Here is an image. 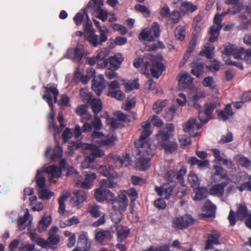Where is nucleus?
Masks as SVG:
<instances>
[{"instance_id":"1","label":"nucleus","mask_w":251,"mask_h":251,"mask_svg":"<svg viewBox=\"0 0 251 251\" xmlns=\"http://www.w3.org/2000/svg\"><path fill=\"white\" fill-rule=\"evenodd\" d=\"M144 129L139 139L135 142V147L138 149V154L140 156L136 162L137 171H145L150 166V160L154 154V151L151 148V144L148 137L152 131L150 129L151 124L146 122L141 124Z\"/></svg>"},{"instance_id":"2","label":"nucleus","mask_w":251,"mask_h":251,"mask_svg":"<svg viewBox=\"0 0 251 251\" xmlns=\"http://www.w3.org/2000/svg\"><path fill=\"white\" fill-rule=\"evenodd\" d=\"M133 65L136 68L141 67V71L143 74L149 75H151L156 78H158L165 69L163 64L157 61L150 54L146 55L144 58L135 59Z\"/></svg>"},{"instance_id":"3","label":"nucleus","mask_w":251,"mask_h":251,"mask_svg":"<svg viewBox=\"0 0 251 251\" xmlns=\"http://www.w3.org/2000/svg\"><path fill=\"white\" fill-rule=\"evenodd\" d=\"M107 179L102 180L100 182V187L95 191L94 197L99 202H102L104 201L110 202V201L114 199V194L109 190L103 188L104 186L107 187H114L119 180L117 174H105Z\"/></svg>"},{"instance_id":"4","label":"nucleus","mask_w":251,"mask_h":251,"mask_svg":"<svg viewBox=\"0 0 251 251\" xmlns=\"http://www.w3.org/2000/svg\"><path fill=\"white\" fill-rule=\"evenodd\" d=\"M128 199L126 190H121L118 193V197L110 201L113 209L110 213L112 220L115 223H119L122 219V214L126 210L128 206Z\"/></svg>"},{"instance_id":"5","label":"nucleus","mask_w":251,"mask_h":251,"mask_svg":"<svg viewBox=\"0 0 251 251\" xmlns=\"http://www.w3.org/2000/svg\"><path fill=\"white\" fill-rule=\"evenodd\" d=\"M222 19L221 15H216L214 18L215 25L210 27V37L209 41L210 43H206L203 46V48L200 52V54L202 56H206L207 58H212V54L214 50V47L212 43L215 42L218 38L220 33V31L222 28Z\"/></svg>"},{"instance_id":"6","label":"nucleus","mask_w":251,"mask_h":251,"mask_svg":"<svg viewBox=\"0 0 251 251\" xmlns=\"http://www.w3.org/2000/svg\"><path fill=\"white\" fill-rule=\"evenodd\" d=\"M206 96L205 92L203 90H198L191 95L188 98L187 103L190 107H194L199 110V118L201 122L205 124L207 123L212 117L205 109L204 111L201 110V107L198 102L199 100Z\"/></svg>"},{"instance_id":"7","label":"nucleus","mask_w":251,"mask_h":251,"mask_svg":"<svg viewBox=\"0 0 251 251\" xmlns=\"http://www.w3.org/2000/svg\"><path fill=\"white\" fill-rule=\"evenodd\" d=\"M51 94L53 95L54 102L56 103L57 101V97L59 92L54 84H50L46 87V91L43 96V99L48 103L51 108V111L49 115V127L52 128L54 117L55 115V112L53 108L52 99Z\"/></svg>"},{"instance_id":"8","label":"nucleus","mask_w":251,"mask_h":251,"mask_svg":"<svg viewBox=\"0 0 251 251\" xmlns=\"http://www.w3.org/2000/svg\"><path fill=\"white\" fill-rule=\"evenodd\" d=\"M156 138L157 147L164 149L167 153H172L177 149V143L175 141L170 140L171 135L167 132L160 130L156 134Z\"/></svg>"},{"instance_id":"9","label":"nucleus","mask_w":251,"mask_h":251,"mask_svg":"<svg viewBox=\"0 0 251 251\" xmlns=\"http://www.w3.org/2000/svg\"><path fill=\"white\" fill-rule=\"evenodd\" d=\"M84 148L90 150V153L82 162L81 167L85 169L93 168L95 158L102 157L104 154V151L93 144H87L84 146Z\"/></svg>"},{"instance_id":"10","label":"nucleus","mask_w":251,"mask_h":251,"mask_svg":"<svg viewBox=\"0 0 251 251\" xmlns=\"http://www.w3.org/2000/svg\"><path fill=\"white\" fill-rule=\"evenodd\" d=\"M59 167L55 165L49 166H44L41 169L38 170L37 173H61L66 171V173H77L73 167L69 166L65 159H62L59 162Z\"/></svg>"},{"instance_id":"11","label":"nucleus","mask_w":251,"mask_h":251,"mask_svg":"<svg viewBox=\"0 0 251 251\" xmlns=\"http://www.w3.org/2000/svg\"><path fill=\"white\" fill-rule=\"evenodd\" d=\"M93 142L102 146L111 147L114 145L116 136L112 134L105 136L103 134L97 131H94L92 134Z\"/></svg>"},{"instance_id":"12","label":"nucleus","mask_w":251,"mask_h":251,"mask_svg":"<svg viewBox=\"0 0 251 251\" xmlns=\"http://www.w3.org/2000/svg\"><path fill=\"white\" fill-rule=\"evenodd\" d=\"M103 5V0H90L86 7L87 9L93 8L94 15L104 22L107 19L108 12L107 10L101 8Z\"/></svg>"},{"instance_id":"13","label":"nucleus","mask_w":251,"mask_h":251,"mask_svg":"<svg viewBox=\"0 0 251 251\" xmlns=\"http://www.w3.org/2000/svg\"><path fill=\"white\" fill-rule=\"evenodd\" d=\"M160 34V26L156 22L153 23L151 28L147 27L140 33L139 38L140 40L152 41L155 38L158 37Z\"/></svg>"},{"instance_id":"14","label":"nucleus","mask_w":251,"mask_h":251,"mask_svg":"<svg viewBox=\"0 0 251 251\" xmlns=\"http://www.w3.org/2000/svg\"><path fill=\"white\" fill-rule=\"evenodd\" d=\"M96 177L95 174H82L75 179V182L80 188L89 190L93 187Z\"/></svg>"},{"instance_id":"15","label":"nucleus","mask_w":251,"mask_h":251,"mask_svg":"<svg viewBox=\"0 0 251 251\" xmlns=\"http://www.w3.org/2000/svg\"><path fill=\"white\" fill-rule=\"evenodd\" d=\"M88 51L85 50L83 46L78 45L75 48L69 49L67 57L75 62H79L83 57L87 55Z\"/></svg>"},{"instance_id":"16","label":"nucleus","mask_w":251,"mask_h":251,"mask_svg":"<svg viewBox=\"0 0 251 251\" xmlns=\"http://www.w3.org/2000/svg\"><path fill=\"white\" fill-rule=\"evenodd\" d=\"M87 106L86 105H81L78 106L76 109V113L81 116V121L84 123L83 126V130L84 132L89 131L92 129V125L88 123L92 118V115L86 113Z\"/></svg>"},{"instance_id":"17","label":"nucleus","mask_w":251,"mask_h":251,"mask_svg":"<svg viewBox=\"0 0 251 251\" xmlns=\"http://www.w3.org/2000/svg\"><path fill=\"white\" fill-rule=\"evenodd\" d=\"M194 219L189 214H185L181 217H175L172 222L173 227L176 229H179L186 228L191 225Z\"/></svg>"},{"instance_id":"18","label":"nucleus","mask_w":251,"mask_h":251,"mask_svg":"<svg viewBox=\"0 0 251 251\" xmlns=\"http://www.w3.org/2000/svg\"><path fill=\"white\" fill-rule=\"evenodd\" d=\"M108 96L116 99L118 100H123L125 95L120 89L119 83L118 81L111 82L108 85Z\"/></svg>"},{"instance_id":"19","label":"nucleus","mask_w":251,"mask_h":251,"mask_svg":"<svg viewBox=\"0 0 251 251\" xmlns=\"http://www.w3.org/2000/svg\"><path fill=\"white\" fill-rule=\"evenodd\" d=\"M108 31L107 28L101 29L100 27V36L99 37L98 35L94 34V32L90 33L88 36V40L94 47H96L99 44H101L105 42L107 37L106 33Z\"/></svg>"},{"instance_id":"20","label":"nucleus","mask_w":251,"mask_h":251,"mask_svg":"<svg viewBox=\"0 0 251 251\" xmlns=\"http://www.w3.org/2000/svg\"><path fill=\"white\" fill-rule=\"evenodd\" d=\"M74 196L70 201V204L72 207H76L84 202L87 199V193L82 190H77L73 193Z\"/></svg>"},{"instance_id":"21","label":"nucleus","mask_w":251,"mask_h":251,"mask_svg":"<svg viewBox=\"0 0 251 251\" xmlns=\"http://www.w3.org/2000/svg\"><path fill=\"white\" fill-rule=\"evenodd\" d=\"M106 86V81L104 75H100L97 78L93 80L92 88L98 96H100Z\"/></svg>"},{"instance_id":"22","label":"nucleus","mask_w":251,"mask_h":251,"mask_svg":"<svg viewBox=\"0 0 251 251\" xmlns=\"http://www.w3.org/2000/svg\"><path fill=\"white\" fill-rule=\"evenodd\" d=\"M116 164V169L121 167H126L131 165V161L129 155L126 154L122 155H116L113 158Z\"/></svg>"},{"instance_id":"23","label":"nucleus","mask_w":251,"mask_h":251,"mask_svg":"<svg viewBox=\"0 0 251 251\" xmlns=\"http://www.w3.org/2000/svg\"><path fill=\"white\" fill-rule=\"evenodd\" d=\"M118 223H115V225L111 227V229L113 232L117 231L118 241L122 242L127 237L129 229L126 226L118 225Z\"/></svg>"},{"instance_id":"24","label":"nucleus","mask_w":251,"mask_h":251,"mask_svg":"<svg viewBox=\"0 0 251 251\" xmlns=\"http://www.w3.org/2000/svg\"><path fill=\"white\" fill-rule=\"evenodd\" d=\"M174 188L170 183L163 185L162 187H156L155 191L160 196H163L165 199H169L173 194Z\"/></svg>"},{"instance_id":"25","label":"nucleus","mask_w":251,"mask_h":251,"mask_svg":"<svg viewBox=\"0 0 251 251\" xmlns=\"http://www.w3.org/2000/svg\"><path fill=\"white\" fill-rule=\"evenodd\" d=\"M179 87L185 89L189 87L193 82V79L187 73H180L178 76Z\"/></svg>"},{"instance_id":"26","label":"nucleus","mask_w":251,"mask_h":251,"mask_svg":"<svg viewBox=\"0 0 251 251\" xmlns=\"http://www.w3.org/2000/svg\"><path fill=\"white\" fill-rule=\"evenodd\" d=\"M31 217H30L28 210L25 209L24 211L23 217H21L18 221V226L20 230L25 229L27 226H29L31 222Z\"/></svg>"},{"instance_id":"27","label":"nucleus","mask_w":251,"mask_h":251,"mask_svg":"<svg viewBox=\"0 0 251 251\" xmlns=\"http://www.w3.org/2000/svg\"><path fill=\"white\" fill-rule=\"evenodd\" d=\"M95 76V70L91 68L87 70V74L86 75H82L81 71H79V68H77L75 73V78H78L84 84L88 82L91 77Z\"/></svg>"},{"instance_id":"28","label":"nucleus","mask_w":251,"mask_h":251,"mask_svg":"<svg viewBox=\"0 0 251 251\" xmlns=\"http://www.w3.org/2000/svg\"><path fill=\"white\" fill-rule=\"evenodd\" d=\"M58 231V228L56 226H53L50 229L48 239L49 246L50 245H56L60 242V238L59 235L57 234Z\"/></svg>"},{"instance_id":"29","label":"nucleus","mask_w":251,"mask_h":251,"mask_svg":"<svg viewBox=\"0 0 251 251\" xmlns=\"http://www.w3.org/2000/svg\"><path fill=\"white\" fill-rule=\"evenodd\" d=\"M193 25L194 28L193 34L196 35L200 34L204 27V21L201 15H198L194 18Z\"/></svg>"},{"instance_id":"30","label":"nucleus","mask_w":251,"mask_h":251,"mask_svg":"<svg viewBox=\"0 0 251 251\" xmlns=\"http://www.w3.org/2000/svg\"><path fill=\"white\" fill-rule=\"evenodd\" d=\"M226 3L232 6L227 11L229 14L234 15L239 13L242 9V5L239 2V0H226Z\"/></svg>"},{"instance_id":"31","label":"nucleus","mask_w":251,"mask_h":251,"mask_svg":"<svg viewBox=\"0 0 251 251\" xmlns=\"http://www.w3.org/2000/svg\"><path fill=\"white\" fill-rule=\"evenodd\" d=\"M112 236L110 231L108 230H97L95 235L96 240L100 243L112 238Z\"/></svg>"},{"instance_id":"32","label":"nucleus","mask_w":251,"mask_h":251,"mask_svg":"<svg viewBox=\"0 0 251 251\" xmlns=\"http://www.w3.org/2000/svg\"><path fill=\"white\" fill-rule=\"evenodd\" d=\"M201 126L199 123H197L196 120L194 118L189 120L183 126V129L185 132L195 131L199 130Z\"/></svg>"},{"instance_id":"33","label":"nucleus","mask_w":251,"mask_h":251,"mask_svg":"<svg viewBox=\"0 0 251 251\" xmlns=\"http://www.w3.org/2000/svg\"><path fill=\"white\" fill-rule=\"evenodd\" d=\"M236 59L241 58L248 64H251V49L245 50L239 47V54H236Z\"/></svg>"},{"instance_id":"34","label":"nucleus","mask_w":251,"mask_h":251,"mask_svg":"<svg viewBox=\"0 0 251 251\" xmlns=\"http://www.w3.org/2000/svg\"><path fill=\"white\" fill-rule=\"evenodd\" d=\"M51 217L49 214L47 213L42 217L41 220L39 221L38 225V229L40 232L45 231L48 227L50 225L51 223Z\"/></svg>"},{"instance_id":"35","label":"nucleus","mask_w":251,"mask_h":251,"mask_svg":"<svg viewBox=\"0 0 251 251\" xmlns=\"http://www.w3.org/2000/svg\"><path fill=\"white\" fill-rule=\"evenodd\" d=\"M241 178L237 179L238 183H242L241 185L238 187L240 191L242 192L247 190H250L251 191V177L249 178L246 177V175L240 176Z\"/></svg>"},{"instance_id":"36","label":"nucleus","mask_w":251,"mask_h":251,"mask_svg":"<svg viewBox=\"0 0 251 251\" xmlns=\"http://www.w3.org/2000/svg\"><path fill=\"white\" fill-rule=\"evenodd\" d=\"M70 195V193L69 191H63L61 194V197L58 199V212L61 215L63 214L66 210L65 202L67 200V199L69 197Z\"/></svg>"},{"instance_id":"37","label":"nucleus","mask_w":251,"mask_h":251,"mask_svg":"<svg viewBox=\"0 0 251 251\" xmlns=\"http://www.w3.org/2000/svg\"><path fill=\"white\" fill-rule=\"evenodd\" d=\"M233 115L231 106L230 104H227L225 108L221 111L218 114V118L226 121L229 119Z\"/></svg>"},{"instance_id":"38","label":"nucleus","mask_w":251,"mask_h":251,"mask_svg":"<svg viewBox=\"0 0 251 251\" xmlns=\"http://www.w3.org/2000/svg\"><path fill=\"white\" fill-rule=\"evenodd\" d=\"M219 235L218 233L213 232L210 234L208 236V239L206 241L205 250H209L212 248L214 245H218L219 244Z\"/></svg>"},{"instance_id":"39","label":"nucleus","mask_w":251,"mask_h":251,"mask_svg":"<svg viewBox=\"0 0 251 251\" xmlns=\"http://www.w3.org/2000/svg\"><path fill=\"white\" fill-rule=\"evenodd\" d=\"M227 185L226 182H222L220 184L213 185L210 190V193L212 195L221 197L224 192V187Z\"/></svg>"},{"instance_id":"40","label":"nucleus","mask_w":251,"mask_h":251,"mask_svg":"<svg viewBox=\"0 0 251 251\" xmlns=\"http://www.w3.org/2000/svg\"><path fill=\"white\" fill-rule=\"evenodd\" d=\"M123 60L124 58L121 54H115L114 55L111 56L109 58L110 65L111 67L117 69L120 67Z\"/></svg>"},{"instance_id":"41","label":"nucleus","mask_w":251,"mask_h":251,"mask_svg":"<svg viewBox=\"0 0 251 251\" xmlns=\"http://www.w3.org/2000/svg\"><path fill=\"white\" fill-rule=\"evenodd\" d=\"M223 54L226 56L233 55L234 58L236 59V54H239V47L233 45H229L226 46L223 51Z\"/></svg>"},{"instance_id":"42","label":"nucleus","mask_w":251,"mask_h":251,"mask_svg":"<svg viewBox=\"0 0 251 251\" xmlns=\"http://www.w3.org/2000/svg\"><path fill=\"white\" fill-rule=\"evenodd\" d=\"M77 246L82 251H87L88 250L87 233L82 232L79 235L78 239Z\"/></svg>"},{"instance_id":"43","label":"nucleus","mask_w":251,"mask_h":251,"mask_svg":"<svg viewBox=\"0 0 251 251\" xmlns=\"http://www.w3.org/2000/svg\"><path fill=\"white\" fill-rule=\"evenodd\" d=\"M236 214L237 219L240 220H242L244 219H246L250 215L247 208L244 204H241L238 206Z\"/></svg>"},{"instance_id":"44","label":"nucleus","mask_w":251,"mask_h":251,"mask_svg":"<svg viewBox=\"0 0 251 251\" xmlns=\"http://www.w3.org/2000/svg\"><path fill=\"white\" fill-rule=\"evenodd\" d=\"M191 73L198 77H201L203 72V65L202 63L193 62L191 64Z\"/></svg>"},{"instance_id":"45","label":"nucleus","mask_w":251,"mask_h":251,"mask_svg":"<svg viewBox=\"0 0 251 251\" xmlns=\"http://www.w3.org/2000/svg\"><path fill=\"white\" fill-rule=\"evenodd\" d=\"M197 9L196 5L193 4L191 2L184 1L180 7V11L184 14L189 12H193Z\"/></svg>"},{"instance_id":"46","label":"nucleus","mask_w":251,"mask_h":251,"mask_svg":"<svg viewBox=\"0 0 251 251\" xmlns=\"http://www.w3.org/2000/svg\"><path fill=\"white\" fill-rule=\"evenodd\" d=\"M195 195L193 197V200L195 201H200L205 198L208 195V191L204 187L198 188L194 189Z\"/></svg>"},{"instance_id":"47","label":"nucleus","mask_w":251,"mask_h":251,"mask_svg":"<svg viewBox=\"0 0 251 251\" xmlns=\"http://www.w3.org/2000/svg\"><path fill=\"white\" fill-rule=\"evenodd\" d=\"M38 194L39 198L43 201L48 200L55 195L54 192L46 188L38 189Z\"/></svg>"},{"instance_id":"48","label":"nucleus","mask_w":251,"mask_h":251,"mask_svg":"<svg viewBox=\"0 0 251 251\" xmlns=\"http://www.w3.org/2000/svg\"><path fill=\"white\" fill-rule=\"evenodd\" d=\"M186 36V29L184 26L178 25L175 31V36L176 40L182 41L184 40Z\"/></svg>"},{"instance_id":"49","label":"nucleus","mask_w":251,"mask_h":251,"mask_svg":"<svg viewBox=\"0 0 251 251\" xmlns=\"http://www.w3.org/2000/svg\"><path fill=\"white\" fill-rule=\"evenodd\" d=\"M235 160L242 167L249 168L251 166V161L247 157L241 155H237L234 157Z\"/></svg>"},{"instance_id":"50","label":"nucleus","mask_w":251,"mask_h":251,"mask_svg":"<svg viewBox=\"0 0 251 251\" xmlns=\"http://www.w3.org/2000/svg\"><path fill=\"white\" fill-rule=\"evenodd\" d=\"M80 98L84 103H89L93 99V96L87 88H82L80 90Z\"/></svg>"},{"instance_id":"51","label":"nucleus","mask_w":251,"mask_h":251,"mask_svg":"<svg viewBox=\"0 0 251 251\" xmlns=\"http://www.w3.org/2000/svg\"><path fill=\"white\" fill-rule=\"evenodd\" d=\"M90 102L91 103L92 111L95 115L101 110L102 108V104L100 100L93 99Z\"/></svg>"},{"instance_id":"52","label":"nucleus","mask_w":251,"mask_h":251,"mask_svg":"<svg viewBox=\"0 0 251 251\" xmlns=\"http://www.w3.org/2000/svg\"><path fill=\"white\" fill-rule=\"evenodd\" d=\"M57 120L60 123V127H58V126H55L54 124H52V128L54 130V138H55L56 134H59L65 127V125L63 123V116L62 113H59L58 114L57 116Z\"/></svg>"},{"instance_id":"53","label":"nucleus","mask_w":251,"mask_h":251,"mask_svg":"<svg viewBox=\"0 0 251 251\" xmlns=\"http://www.w3.org/2000/svg\"><path fill=\"white\" fill-rule=\"evenodd\" d=\"M168 103L167 100H158L155 102L153 105V110L156 113H160Z\"/></svg>"},{"instance_id":"54","label":"nucleus","mask_w":251,"mask_h":251,"mask_svg":"<svg viewBox=\"0 0 251 251\" xmlns=\"http://www.w3.org/2000/svg\"><path fill=\"white\" fill-rule=\"evenodd\" d=\"M188 180L194 189L199 187L200 181L196 174H190L188 176Z\"/></svg>"},{"instance_id":"55","label":"nucleus","mask_w":251,"mask_h":251,"mask_svg":"<svg viewBox=\"0 0 251 251\" xmlns=\"http://www.w3.org/2000/svg\"><path fill=\"white\" fill-rule=\"evenodd\" d=\"M203 210L207 211L208 216H212L215 211L216 206L212 203L209 201H206L203 206Z\"/></svg>"},{"instance_id":"56","label":"nucleus","mask_w":251,"mask_h":251,"mask_svg":"<svg viewBox=\"0 0 251 251\" xmlns=\"http://www.w3.org/2000/svg\"><path fill=\"white\" fill-rule=\"evenodd\" d=\"M126 91L130 92L134 89H138L139 88V84L138 80H134L131 81H128L124 84Z\"/></svg>"},{"instance_id":"57","label":"nucleus","mask_w":251,"mask_h":251,"mask_svg":"<svg viewBox=\"0 0 251 251\" xmlns=\"http://www.w3.org/2000/svg\"><path fill=\"white\" fill-rule=\"evenodd\" d=\"M88 212L93 217L98 218L101 216L100 208L96 205H90L88 208Z\"/></svg>"},{"instance_id":"58","label":"nucleus","mask_w":251,"mask_h":251,"mask_svg":"<svg viewBox=\"0 0 251 251\" xmlns=\"http://www.w3.org/2000/svg\"><path fill=\"white\" fill-rule=\"evenodd\" d=\"M196 39L193 38L189 44L186 53L184 56L183 58L185 60V61H186V60L189 58L190 54L196 48Z\"/></svg>"},{"instance_id":"59","label":"nucleus","mask_w":251,"mask_h":251,"mask_svg":"<svg viewBox=\"0 0 251 251\" xmlns=\"http://www.w3.org/2000/svg\"><path fill=\"white\" fill-rule=\"evenodd\" d=\"M31 239L34 241L37 244L43 248H48L49 247V243L43 238L36 237L35 235L32 234L31 236Z\"/></svg>"},{"instance_id":"60","label":"nucleus","mask_w":251,"mask_h":251,"mask_svg":"<svg viewBox=\"0 0 251 251\" xmlns=\"http://www.w3.org/2000/svg\"><path fill=\"white\" fill-rule=\"evenodd\" d=\"M63 150L58 145H56L53 150V153L50 155V158L51 160H54L57 158H60L62 156Z\"/></svg>"},{"instance_id":"61","label":"nucleus","mask_w":251,"mask_h":251,"mask_svg":"<svg viewBox=\"0 0 251 251\" xmlns=\"http://www.w3.org/2000/svg\"><path fill=\"white\" fill-rule=\"evenodd\" d=\"M220 103L218 101H211L207 102L205 104V110L212 115V112L216 109L218 106L220 105Z\"/></svg>"},{"instance_id":"62","label":"nucleus","mask_w":251,"mask_h":251,"mask_svg":"<svg viewBox=\"0 0 251 251\" xmlns=\"http://www.w3.org/2000/svg\"><path fill=\"white\" fill-rule=\"evenodd\" d=\"M106 50L105 49H102L100 50H99L97 52V55L95 56V57L97 58V60L98 61V62L100 61L102 62V64H101V66L102 67H104L106 65V62L105 60L104 59L105 57L106 56ZM98 65H100L99 63H98Z\"/></svg>"},{"instance_id":"63","label":"nucleus","mask_w":251,"mask_h":251,"mask_svg":"<svg viewBox=\"0 0 251 251\" xmlns=\"http://www.w3.org/2000/svg\"><path fill=\"white\" fill-rule=\"evenodd\" d=\"M85 16H86L87 19L88 18V16L86 13L85 10L83 9L81 10V12L78 13L74 18V20L76 24L77 25H80L81 24Z\"/></svg>"},{"instance_id":"64","label":"nucleus","mask_w":251,"mask_h":251,"mask_svg":"<svg viewBox=\"0 0 251 251\" xmlns=\"http://www.w3.org/2000/svg\"><path fill=\"white\" fill-rule=\"evenodd\" d=\"M136 103L135 98L132 96L127 98L125 105L124 109L126 110H129L134 107Z\"/></svg>"}]
</instances>
